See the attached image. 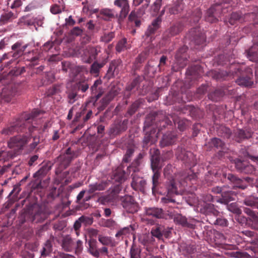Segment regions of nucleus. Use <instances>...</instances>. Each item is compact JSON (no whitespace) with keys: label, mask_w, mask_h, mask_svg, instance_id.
Returning a JSON list of instances; mask_svg holds the SVG:
<instances>
[{"label":"nucleus","mask_w":258,"mask_h":258,"mask_svg":"<svg viewBox=\"0 0 258 258\" xmlns=\"http://www.w3.org/2000/svg\"><path fill=\"white\" fill-rule=\"evenodd\" d=\"M135 146L134 145H130L127 146L126 153L123 158V162L128 163L131 161V158L133 156L135 150Z\"/></svg>","instance_id":"53"},{"label":"nucleus","mask_w":258,"mask_h":258,"mask_svg":"<svg viewBox=\"0 0 258 258\" xmlns=\"http://www.w3.org/2000/svg\"><path fill=\"white\" fill-rule=\"evenodd\" d=\"M145 210L146 216L156 219H163L165 218V213L161 208L156 207L145 208Z\"/></svg>","instance_id":"31"},{"label":"nucleus","mask_w":258,"mask_h":258,"mask_svg":"<svg viewBox=\"0 0 258 258\" xmlns=\"http://www.w3.org/2000/svg\"><path fill=\"white\" fill-rule=\"evenodd\" d=\"M174 124H177V127L180 131H184L188 125V121L185 119H180L175 118L173 116H171Z\"/></svg>","instance_id":"49"},{"label":"nucleus","mask_w":258,"mask_h":258,"mask_svg":"<svg viewBox=\"0 0 258 258\" xmlns=\"http://www.w3.org/2000/svg\"><path fill=\"white\" fill-rule=\"evenodd\" d=\"M161 23L160 18H156L152 23V24L148 27L145 34L147 36H151L159 28Z\"/></svg>","instance_id":"40"},{"label":"nucleus","mask_w":258,"mask_h":258,"mask_svg":"<svg viewBox=\"0 0 258 258\" xmlns=\"http://www.w3.org/2000/svg\"><path fill=\"white\" fill-rule=\"evenodd\" d=\"M202 17V12L199 10L196 9L192 13L190 18V23H193L195 24H197L200 20L201 19Z\"/></svg>","instance_id":"61"},{"label":"nucleus","mask_w":258,"mask_h":258,"mask_svg":"<svg viewBox=\"0 0 258 258\" xmlns=\"http://www.w3.org/2000/svg\"><path fill=\"white\" fill-rule=\"evenodd\" d=\"M121 60L119 59L112 60L109 65L107 75L109 78L113 77L114 74L119 72V67L121 64Z\"/></svg>","instance_id":"35"},{"label":"nucleus","mask_w":258,"mask_h":258,"mask_svg":"<svg viewBox=\"0 0 258 258\" xmlns=\"http://www.w3.org/2000/svg\"><path fill=\"white\" fill-rule=\"evenodd\" d=\"M227 179L232 182L235 186L242 189H245L248 184L252 181V179L249 177L241 179L232 174H228Z\"/></svg>","instance_id":"14"},{"label":"nucleus","mask_w":258,"mask_h":258,"mask_svg":"<svg viewBox=\"0 0 258 258\" xmlns=\"http://www.w3.org/2000/svg\"><path fill=\"white\" fill-rule=\"evenodd\" d=\"M66 93L67 95V101L69 104H73L79 98L78 92L72 86L67 89Z\"/></svg>","instance_id":"43"},{"label":"nucleus","mask_w":258,"mask_h":258,"mask_svg":"<svg viewBox=\"0 0 258 258\" xmlns=\"http://www.w3.org/2000/svg\"><path fill=\"white\" fill-rule=\"evenodd\" d=\"M189 39L195 45L203 44L206 41V36L200 28H193L189 31L187 35Z\"/></svg>","instance_id":"11"},{"label":"nucleus","mask_w":258,"mask_h":258,"mask_svg":"<svg viewBox=\"0 0 258 258\" xmlns=\"http://www.w3.org/2000/svg\"><path fill=\"white\" fill-rule=\"evenodd\" d=\"M218 134L224 138L228 139L231 137L232 132L230 128L225 126H222L218 130Z\"/></svg>","instance_id":"62"},{"label":"nucleus","mask_w":258,"mask_h":258,"mask_svg":"<svg viewBox=\"0 0 258 258\" xmlns=\"http://www.w3.org/2000/svg\"><path fill=\"white\" fill-rule=\"evenodd\" d=\"M199 110L192 105H185L181 109L183 113H188L192 117H197V113Z\"/></svg>","instance_id":"51"},{"label":"nucleus","mask_w":258,"mask_h":258,"mask_svg":"<svg viewBox=\"0 0 258 258\" xmlns=\"http://www.w3.org/2000/svg\"><path fill=\"white\" fill-rule=\"evenodd\" d=\"M211 144L217 149H220V150H223L224 149L225 143L221 139L218 138H213L211 140ZM221 151H220V152Z\"/></svg>","instance_id":"63"},{"label":"nucleus","mask_w":258,"mask_h":258,"mask_svg":"<svg viewBox=\"0 0 258 258\" xmlns=\"http://www.w3.org/2000/svg\"><path fill=\"white\" fill-rule=\"evenodd\" d=\"M92 111L90 110L85 114L84 111L80 112H77L74 119V122H79L78 126L82 128L84 126V124L92 116Z\"/></svg>","instance_id":"30"},{"label":"nucleus","mask_w":258,"mask_h":258,"mask_svg":"<svg viewBox=\"0 0 258 258\" xmlns=\"http://www.w3.org/2000/svg\"><path fill=\"white\" fill-rule=\"evenodd\" d=\"M28 44H24L23 41L19 40L11 46L12 51L10 55H12V58L16 59L24 55L25 50L28 47Z\"/></svg>","instance_id":"13"},{"label":"nucleus","mask_w":258,"mask_h":258,"mask_svg":"<svg viewBox=\"0 0 258 258\" xmlns=\"http://www.w3.org/2000/svg\"><path fill=\"white\" fill-rule=\"evenodd\" d=\"M29 135L33 138V143L30 145L31 149H34L36 146L40 143V138L39 136H36V134H40V130L37 126L30 125L28 128Z\"/></svg>","instance_id":"29"},{"label":"nucleus","mask_w":258,"mask_h":258,"mask_svg":"<svg viewBox=\"0 0 258 258\" xmlns=\"http://www.w3.org/2000/svg\"><path fill=\"white\" fill-rule=\"evenodd\" d=\"M21 90V86L18 83H11L4 88L0 94V103L9 102L15 96L19 95Z\"/></svg>","instance_id":"5"},{"label":"nucleus","mask_w":258,"mask_h":258,"mask_svg":"<svg viewBox=\"0 0 258 258\" xmlns=\"http://www.w3.org/2000/svg\"><path fill=\"white\" fill-rule=\"evenodd\" d=\"M153 173L154 174L152 176V191L153 194L155 195L158 191V187L160 183V182L159 181L160 172L158 171H156V172Z\"/></svg>","instance_id":"50"},{"label":"nucleus","mask_w":258,"mask_h":258,"mask_svg":"<svg viewBox=\"0 0 258 258\" xmlns=\"http://www.w3.org/2000/svg\"><path fill=\"white\" fill-rule=\"evenodd\" d=\"M88 245L87 248L89 253L95 257H99V252L96 240L94 238H90L88 241Z\"/></svg>","instance_id":"37"},{"label":"nucleus","mask_w":258,"mask_h":258,"mask_svg":"<svg viewBox=\"0 0 258 258\" xmlns=\"http://www.w3.org/2000/svg\"><path fill=\"white\" fill-rule=\"evenodd\" d=\"M61 246L64 251H74L77 255L80 254L83 249V241L79 239L75 241L69 235L62 237Z\"/></svg>","instance_id":"4"},{"label":"nucleus","mask_w":258,"mask_h":258,"mask_svg":"<svg viewBox=\"0 0 258 258\" xmlns=\"http://www.w3.org/2000/svg\"><path fill=\"white\" fill-rule=\"evenodd\" d=\"M187 49V47L182 46L177 50L175 54V58L176 62L179 66V68H184L186 64L187 60L185 52Z\"/></svg>","instance_id":"27"},{"label":"nucleus","mask_w":258,"mask_h":258,"mask_svg":"<svg viewBox=\"0 0 258 258\" xmlns=\"http://www.w3.org/2000/svg\"><path fill=\"white\" fill-rule=\"evenodd\" d=\"M253 21V24H258V13H249L243 15L241 12L232 13L228 19V22L231 25L237 23H242L244 21Z\"/></svg>","instance_id":"6"},{"label":"nucleus","mask_w":258,"mask_h":258,"mask_svg":"<svg viewBox=\"0 0 258 258\" xmlns=\"http://www.w3.org/2000/svg\"><path fill=\"white\" fill-rule=\"evenodd\" d=\"M254 44L248 49L246 50V56L249 60L253 62H258V33L257 35L254 36Z\"/></svg>","instance_id":"22"},{"label":"nucleus","mask_w":258,"mask_h":258,"mask_svg":"<svg viewBox=\"0 0 258 258\" xmlns=\"http://www.w3.org/2000/svg\"><path fill=\"white\" fill-rule=\"evenodd\" d=\"M40 113L41 111L39 110L34 109L31 113L22 114L2 131V134L5 136L12 135L15 133L19 134L18 135L11 138L8 142V146L10 149L19 151L28 143L30 140L29 137L24 134L21 135V133H24L27 131L26 127L28 126V121L37 117Z\"/></svg>","instance_id":"1"},{"label":"nucleus","mask_w":258,"mask_h":258,"mask_svg":"<svg viewBox=\"0 0 258 258\" xmlns=\"http://www.w3.org/2000/svg\"><path fill=\"white\" fill-rule=\"evenodd\" d=\"M204 213L207 216L208 219L218 216L220 212L215 208L214 205L206 204L204 207Z\"/></svg>","instance_id":"41"},{"label":"nucleus","mask_w":258,"mask_h":258,"mask_svg":"<svg viewBox=\"0 0 258 258\" xmlns=\"http://www.w3.org/2000/svg\"><path fill=\"white\" fill-rule=\"evenodd\" d=\"M107 57V55L105 52L103 53H101L98 59L95 61L91 65L90 73L95 76L98 75L100 69L106 63Z\"/></svg>","instance_id":"16"},{"label":"nucleus","mask_w":258,"mask_h":258,"mask_svg":"<svg viewBox=\"0 0 258 258\" xmlns=\"http://www.w3.org/2000/svg\"><path fill=\"white\" fill-rule=\"evenodd\" d=\"M130 258H141V249L135 244H133L130 250Z\"/></svg>","instance_id":"56"},{"label":"nucleus","mask_w":258,"mask_h":258,"mask_svg":"<svg viewBox=\"0 0 258 258\" xmlns=\"http://www.w3.org/2000/svg\"><path fill=\"white\" fill-rule=\"evenodd\" d=\"M130 48L131 44L127 42V39L125 38H123L119 40L115 46V50L118 53H120Z\"/></svg>","instance_id":"47"},{"label":"nucleus","mask_w":258,"mask_h":258,"mask_svg":"<svg viewBox=\"0 0 258 258\" xmlns=\"http://www.w3.org/2000/svg\"><path fill=\"white\" fill-rule=\"evenodd\" d=\"M226 12L222 3H216L207 10L205 16V21L211 23H216L218 21V18Z\"/></svg>","instance_id":"7"},{"label":"nucleus","mask_w":258,"mask_h":258,"mask_svg":"<svg viewBox=\"0 0 258 258\" xmlns=\"http://www.w3.org/2000/svg\"><path fill=\"white\" fill-rule=\"evenodd\" d=\"M256 200H258V197H249L244 199V204L250 207L252 210L253 209H258V202L256 201Z\"/></svg>","instance_id":"57"},{"label":"nucleus","mask_w":258,"mask_h":258,"mask_svg":"<svg viewBox=\"0 0 258 258\" xmlns=\"http://www.w3.org/2000/svg\"><path fill=\"white\" fill-rule=\"evenodd\" d=\"M52 165L50 162H47L43 165L40 168L33 174V177L37 182V187H39L41 181L43 178L47 174L52 168Z\"/></svg>","instance_id":"17"},{"label":"nucleus","mask_w":258,"mask_h":258,"mask_svg":"<svg viewBox=\"0 0 258 258\" xmlns=\"http://www.w3.org/2000/svg\"><path fill=\"white\" fill-rule=\"evenodd\" d=\"M183 29V25L181 22H177L172 24L166 30L163 34V38L168 40L171 37L179 34Z\"/></svg>","instance_id":"15"},{"label":"nucleus","mask_w":258,"mask_h":258,"mask_svg":"<svg viewBox=\"0 0 258 258\" xmlns=\"http://www.w3.org/2000/svg\"><path fill=\"white\" fill-rule=\"evenodd\" d=\"M244 212L249 216L248 224L249 226L252 229L258 231V215L255 211L249 208H245Z\"/></svg>","instance_id":"24"},{"label":"nucleus","mask_w":258,"mask_h":258,"mask_svg":"<svg viewBox=\"0 0 258 258\" xmlns=\"http://www.w3.org/2000/svg\"><path fill=\"white\" fill-rule=\"evenodd\" d=\"M16 17L17 16L12 12L5 13L2 15L0 18V22L2 24H5L15 19Z\"/></svg>","instance_id":"58"},{"label":"nucleus","mask_w":258,"mask_h":258,"mask_svg":"<svg viewBox=\"0 0 258 258\" xmlns=\"http://www.w3.org/2000/svg\"><path fill=\"white\" fill-rule=\"evenodd\" d=\"M76 91L79 92H85L89 87L88 81L85 79L77 81L75 84L72 85Z\"/></svg>","instance_id":"42"},{"label":"nucleus","mask_w":258,"mask_h":258,"mask_svg":"<svg viewBox=\"0 0 258 258\" xmlns=\"http://www.w3.org/2000/svg\"><path fill=\"white\" fill-rule=\"evenodd\" d=\"M114 5L120 9L119 19H123L127 15L130 11V6L128 0H115Z\"/></svg>","instance_id":"25"},{"label":"nucleus","mask_w":258,"mask_h":258,"mask_svg":"<svg viewBox=\"0 0 258 258\" xmlns=\"http://www.w3.org/2000/svg\"><path fill=\"white\" fill-rule=\"evenodd\" d=\"M132 181L131 183V186L132 188L136 190H139L141 192H144L146 181L142 177L138 176L136 172L132 174Z\"/></svg>","instance_id":"18"},{"label":"nucleus","mask_w":258,"mask_h":258,"mask_svg":"<svg viewBox=\"0 0 258 258\" xmlns=\"http://www.w3.org/2000/svg\"><path fill=\"white\" fill-rule=\"evenodd\" d=\"M23 72L22 69H12L7 75V79H11L13 82L15 80V78L20 75Z\"/></svg>","instance_id":"64"},{"label":"nucleus","mask_w":258,"mask_h":258,"mask_svg":"<svg viewBox=\"0 0 258 258\" xmlns=\"http://www.w3.org/2000/svg\"><path fill=\"white\" fill-rule=\"evenodd\" d=\"M75 158V152L71 148H68L63 154H61L54 160L56 164L55 173L59 176L66 169L72 161Z\"/></svg>","instance_id":"3"},{"label":"nucleus","mask_w":258,"mask_h":258,"mask_svg":"<svg viewBox=\"0 0 258 258\" xmlns=\"http://www.w3.org/2000/svg\"><path fill=\"white\" fill-rule=\"evenodd\" d=\"M178 175L181 180L183 182V185L188 181L195 179L196 177V175L194 173H191L190 174L187 171H183Z\"/></svg>","instance_id":"48"},{"label":"nucleus","mask_w":258,"mask_h":258,"mask_svg":"<svg viewBox=\"0 0 258 258\" xmlns=\"http://www.w3.org/2000/svg\"><path fill=\"white\" fill-rule=\"evenodd\" d=\"M176 139V135L171 132H168L163 135L162 139L160 141V146L161 147L170 146L173 144Z\"/></svg>","instance_id":"33"},{"label":"nucleus","mask_w":258,"mask_h":258,"mask_svg":"<svg viewBox=\"0 0 258 258\" xmlns=\"http://www.w3.org/2000/svg\"><path fill=\"white\" fill-rule=\"evenodd\" d=\"M128 120L127 119L121 120L115 119L110 125L108 135L111 138H115L126 131L127 128Z\"/></svg>","instance_id":"9"},{"label":"nucleus","mask_w":258,"mask_h":258,"mask_svg":"<svg viewBox=\"0 0 258 258\" xmlns=\"http://www.w3.org/2000/svg\"><path fill=\"white\" fill-rule=\"evenodd\" d=\"M143 154L141 153L139 154L137 157L132 162L131 166L127 167V170L131 172L132 170L133 172H136L138 171V167L140 164V160L143 158Z\"/></svg>","instance_id":"55"},{"label":"nucleus","mask_w":258,"mask_h":258,"mask_svg":"<svg viewBox=\"0 0 258 258\" xmlns=\"http://www.w3.org/2000/svg\"><path fill=\"white\" fill-rule=\"evenodd\" d=\"M52 251V240L51 239L47 240L43 244L41 250V256L46 257L50 254Z\"/></svg>","instance_id":"45"},{"label":"nucleus","mask_w":258,"mask_h":258,"mask_svg":"<svg viewBox=\"0 0 258 258\" xmlns=\"http://www.w3.org/2000/svg\"><path fill=\"white\" fill-rule=\"evenodd\" d=\"M224 93L221 89H216L208 94V98L213 101H218L224 96Z\"/></svg>","instance_id":"54"},{"label":"nucleus","mask_w":258,"mask_h":258,"mask_svg":"<svg viewBox=\"0 0 258 258\" xmlns=\"http://www.w3.org/2000/svg\"><path fill=\"white\" fill-rule=\"evenodd\" d=\"M242 233L247 237H249L250 239L248 241L251 244L258 247V234L256 232L250 230H244L242 232Z\"/></svg>","instance_id":"46"},{"label":"nucleus","mask_w":258,"mask_h":258,"mask_svg":"<svg viewBox=\"0 0 258 258\" xmlns=\"http://www.w3.org/2000/svg\"><path fill=\"white\" fill-rule=\"evenodd\" d=\"M101 47L100 46L88 47L84 51V54L87 57L85 60L87 63H91L94 60H97V56L101 52Z\"/></svg>","instance_id":"20"},{"label":"nucleus","mask_w":258,"mask_h":258,"mask_svg":"<svg viewBox=\"0 0 258 258\" xmlns=\"http://www.w3.org/2000/svg\"><path fill=\"white\" fill-rule=\"evenodd\" d=\"M141 82V77L138 76L136 77L130 84H128L124 90V98L128 99L135 90L138 89Z\"/></svg>","instance_id":"26"},{"label":"nucleus","mask_w":258,"mask_h":258,"mask_svg":"<svg viewBox=\"0 0 258 258\" xmlns=\"http://www.w3.org/2000/svg\"><path fill=\"white\" fill-rule=\"evenodd\" d=\"M208 222L211 224L218 225L222 227H226L228 225V222L226 219L223 217H218V216L208 218Z\"/></svg>","instance_id":"44"},{"label":"nucleus","mask_w":258,"mask_h":258,"mask_svg":"<svg viewBox=\"0 0 258 258\" xmlns=\"http://www.w3.org/2000/svg\"><path fill=\"white\" fill-rule=\"evenodd\" d=\"M184 8V4L183 0L176 1L168 9V12L170 15H176L180 13Z\"/></svg>","instance_id":"36"},{"label":"nucleus","mask_w":258,"mask_h":258,"mask_svg":"<svg viewBox=\"0 0 258 258\" xmlns=\"http://www.w3.org/2000/svg\"><path fill=\"white\" fill-rule=\"evenodd\" d=\"M168 180L166 185L168 194L178 195L182 194L183 190V182L181 181L178 174H175V177Z\"/></svg>","instance_id":"8"},{"label":"nucleus","mask_w":258,"mask_h":258,"mask_svg":"<svg viewBox=\"0 0 258 258\" xmlns=\"http://www.w3.org/2000/svg\"><path fill=\"white\" fill-rule=\"evenodd\" d=\"M120 201L122 207L127 213L133 214L138 211V204L133 197L125 196L120 199Z\"/></svg>","instance_id":"10"},{"label":"nucleus","mask_w":258,"mask_h":258,"mask_svg":"<svg viewBox=\"0 0 258 258\" xmlns=\"http://www.w3.org/2000/svg\"><path fill=\"white\" fill-rule=\"evenodd\" d=\"M120 90L117 87H113L100 100V105L98 107L100 110H103L119 94Z\"/></svg>","instance_id":"12"},{"label":"nucleus","mask_w":258,"mask_h":258,"mask_svg":"<svg viewBox=\"0 0 258 258\" xmlns=\"http://www.w3.org/2000/svg\"><path fill=\"white\" fill-rule=\"evenodd\" d=\"M247 75L246 76H241L236 80V83L239 85L244 87H251L253 85L252 72L251 69L247 70Z\"/></svg>","instance_id":"28"},{"label":"nucleus","mask_w":258,"mask_h":258,"mask_svg":"<svg viewBox=\"0 0 258 258\" xmlns=\"http://www.w3.org/2000/svg\"><path fill=\"white\" fill-rule=\"evenodd\" d=\"M47 213L41 208L25 210L18 218L19 225L21 226L25 223H41L47 218Z\"/></svg>","instance_id":"2"},{"label":"nucleus","mask_w":258,"mask_h":258,"mask_svg":"<svg viewBox=\"0 0 258 258\" xmlns=\"http://www.w3.org/2000/svg\"><path fill=\"white\" fill-rule=\"evenodd\" d=\"M127 175L125 172L121 168H117L113 173L112 179L115 181L122 183L126 179Z\"/></svg>","instance_id":"39"},{"label":"nucleus","mask_w":258,"mask_h":258,"mask_svg":"<svg viewBox=\"0 0 258 258\" xmlns=\"http://www.w3.org/2000/svg\"><path fill=\"white\" fill-rule=\"evenodd\" d=\"M234 138L235 141L240 143L243 140L248 139L252 137V132L250 128H237L233 132Z\"/></svg>","instance_id":"19"},{"label":"nucleus","mask_w":258,"mask_h":258,"mask_svg":"<svg viewBox=\"0 0 258 258\" xmlns=\"http://www.w3.org/2000/svg\"><path fill=\"white\" fill-rule=\"evenodd\" d=\"M235 194L231 190H224L221 195V198L217 199V201L225 205H227L230 202L234 201Z\"/></svg>","instance_id":"34"},{"label":"nucleus","mask_w":258,"mask_h":258,"mask_svg":"<svg viewBox=\"0 0 258 258\" xmlns=\"http://www.w3.org/2000/svg\"><path fill=\"white\" fill-rule=\"evenodd\" d=\"M151 168L153 172H156V171L160 172V170L161 169L159 151L158 150L155 151V155H152Z\"/></svg>","instance_id":"38"},{"label":"nucleus","mask_w":258,"mask_h":258,"mask_svg":"<svg viewBox=\"0 0 258 258\" xmlns=\"http://www.w3.org/2000/svg\"><path fill=\"white\" fill-rule=\"evenodd\" d=\"M172 218L173 219L174 223L176 224L180 225L184 227L194 228L195 225L188 222L186 218L180 214L177 213L174 214Z\"/></svg>","instance_id":"32"},{"label":"nucleus","mask_w":258,"mask_h":258,"mask_svg":"<svg viewBox=\"0 0 258 258\" xmlns=\"http://www.w3.org/2000/svg\"><path fill=\"white\" fill-rule=\"evenodd\" d=\"M152 236L161 239L164 235L166 237L168 236L167 233H165L164 230V228L161 226H156L153 228L151 232Z\"/></svg>","instance_id":"52"},{"label":"nucleus","mask_w":258,"mask_h":258,"mask_svg":"<svg viewBox=\"0 0 258 258\" xmlns=\"http://www.w3.org/2000/svg\"><path fill=\"white\" fill-rule=\"evenodd\" d=\"M26 60L30 61L32 66L38 64L40 59L42 57V52L41 50L35 49L24 54Z\"/></svg>","instance_id":"23"},{"label":"nucleus","mask_w":258,"mask_h":258,"mask_svg":"<svg viewBox=\"0 0 258 258\" xmlns=\"http://www.w3.org/2000/svg\"><path fill=\"white\" fill-rule=\"evenodd\" d=\"M102 84V81L100 79L96 80L93 85L91 87L92 95H93L92 100L94 102V104H95L97 100L103 95L104 91L100 86Z\"/></svg>","instance_id":"21"},{"label":"nucleus","mask_w":258,"mask_h":258,"mask_svg":"<svg viewBox=\"0 0 258 258\" xmlns=\"http://www.w3.org/2000/svg\"><path fill=\"white\" fill-rule=\"evenodd\" d=\"M60 92V86L59 85H54L47 90L46 94L47 97H52Z\"/></svg>","instance_id":"59"},{"label":"nucleus","mask_w":258,"mask_h":258,"mask_svg":"<svg viewBox=\"0 0 258 258\" xmlns=\"http://www.w3.org/2000/svg\"><path fill=\"white\" fill-rule=\"evenodd\" d=\"M98 241L103 245L113 246V241L109 236L99 235L98 236Z\"/></svg>","instance_id":"60"}]
</instances>
